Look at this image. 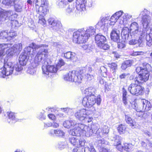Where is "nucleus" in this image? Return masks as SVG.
Listing matches in <instances>:
<instances>
[{"label":"nucleus","instance_id":"obj_1","mask_svg":"<svg viewBox=\"0 0 152 152\" xmlns=\"http://www.w3.org/2000/svg\"><path fill=\"white\" fill-rule=\"evenodd\" d=\"M48 50L47 48H42L39 50L35 57V62L37 65H42L43 74L46 77H52L58 69L55 65H50L46 61Z\"/></svg>","mask_w":152,"mask_h":152},{"label":"nucleus","instance_id":"obj_2","mask_svg":"<svg viewBox=\"0 0 152 152\" xmlns=\"http://www.w3.org/2000/svg\"><path fill=\"white\" fill-rule=\"evenodd\" d=\"M95 30L92 26L88 27L86 30L84 28L79 29L73 33V41L76 43H85L89 37L94 34Z\"/></svg>","mask_w":152,"mask_h":152},{"label":"nucleus","instance_id":"obj_3","mask_svg":"<svg viewBox=\"0 0 152 152\" xmlns=\"http://www.w3.org/2000/svg\"><path fill=\"white\" fill-rule=\"evenodd\" d=\"M23 68L18 62L14 64L9 62L5 64L4 66L0 69V76L3 78L11 74L17 75H20Z\"/></svg>","mask_w":152,"mask_h":152},{"label":"nucleus","instance_id":"obj_4","mask_svg":"<svg viewBox=\"0 0 152 152\" xmlns=\"http://www.w3.org/2000/svg\"><path fill=\"white\" fill-rule=\"evenodd\" d=\"M74 129H71L69 134L73 136H80L81 135H85L87 137L92 135L95 131L92 129V127L88 126L81 124H77L74 126Z\"/></svg>","mask_w":152,"mask_h":152},{"label":"nucleus","instance_id":"obj_5","mask_svg":"<svg viewBox=\"0 0 152 152\" xmlns=\"http://www.w3.org/2000/svg\"><path fill=\"white\" fill-rule=\"evenodd\" d=\"M145 69L143 72L139 74L138 76H136L134 79V82L138 84H142L144 82L147 81L149 78V72L151 69V65L148 63L145 64Z\"/></svg>","mask_w":152,"mask_h":152},{"label":"nucleus","instance_id":"obj_6","mask_svg":"<svg viewBox=\"0 0 152 152\" xmlns=\"http://www.w3.org/2000/svg\"><path fill=\"white\" fill-rule=\"evenodd\" d=\"M101 99L100 97L96 98L95 95L87 96L84 97L83 99L82 103L83 105L87 107H92L95 103L99 105L101 103Z\"/></svg>","mask_w":152,"mask_h":152},{"label":"nucleus","instance_id":"obj_7","mask_svg":"<svg viewBox=\"0 0 152 152\" xmlns=\"http://www.w3.org/2000/svg\"><path fill=\"white\" fill-rule=\"evenodd\" d=\"M82 76L78 75V72L76 71H70L68 73L64 76V79L65 80L78 83L81 82Z\"/></svg>","mask_w":152,"mask_h":152},{"label":"nucleus","instance_id":"obj_8","mask_svg":"<svg viewBox=\"0 0 152 152\" xmlns=\"http://www.w3.org/2000/svg\"><path fill=\"white\" fill-rule=\"evenodd\" d=\"M48 45H37L34 43H32L30 46L25 48L24 49L25 54L28 56H31V57L34 56L36 53V49L41 48H46Z\"/></svg>","mask_w":152,"mask_h":152},{"label":"nucleus","instance_id":"obj_9","mask_svg":"<svg viewBox=\"0 0 152 152\" xmlns=\"http://www.w3.org/2000/svg\"><path fill=\"white\" fill-rule=\"evenodd\" d=\"M137 82L132 83L129 86L128 90L131 94L134 95L138 96L141 95L143 93V89L140 85Z\"/></svg>","mask_w":152,"mask_h":152},{"label":"nucleus","instance_id":"obj_10","mask_svg":"<svg viewBox=\"0 0 152 152\" xmlns=\"http://www.w3.org/2000/svg\"><path fill=\"white\" fill-rule=\"evenodd\" d=\"M131 36L134 38L140 37V36L142 37L143 34H141V32L139 30V26L136 22H134L132 23L129 27Z\"/></svg>","mask_w":152,"mask_h":152},{"label":"nucleus","instance_id":"obj_11","mask_svg":"<svg viewBox=\"0 0 152 152\" xmlns=\"http://www.w3.org/2000/svg\"><path fill=\"white\" fill-rule=\"evenodd\" d=\"M6 51V53L8 56H12L16 53H19L22 49L21 43H18L14 45L13 47L9 48Z\"/></svg>","mask_w":152,"mask_h":152},{"label":"nucleus","instance_id":"obj_12","mask_svg":"<svg viewBox=\"0 0 152 152\" xmlns=\"http://www.w3.org/2000/svg\"><path fill=\"white\" fill-rule=\"evenodd\" d=\"M148 12V11L146 9H144L143 11L141 12L140 14V15H142V23L143 27L145 28L148 27L151 20V17L147 14Z\"/></svg>","mask_w":152,"mask_h":152},{"label":"nucleus","instance_id":"obj_13","mask_svg":"<svg viewBox=\"0 0 152 152\" xmlns=\"http://www.w3.org/2000/svg\"><path fill=\"white\" fill-rule=\"evenodd\" d=\"M13 15V12L12 11H6L0 8V24L9 18L10 20Z\"/></svg>","mask_w":152,"mask_h":152},{"label":"nucleus","instance_id":"obj_14","mask_svg":"<svg viewBox=\"0 0 152 152\" xmlns=\"http://www.w3.org/2000/svg\"><path fill=\"white\" fill-rule=\"evenodd\" d=\"M97 147L100 152H109V151L108 142L103 139L99 140L96 142Z\"/></svg>","mask_w":152,"mask_h":152},{"label":"nucleus","instance_id":"obj_15","mask_svg":"<svg viewBox=\"0 0 152 152\" xmlns=\"http://www.w3.org/2000/svg\"><path fill=\"white\" fill-rule=\"evenodd\" d=\"M48 22L50 27L55 31H57L61 27L62 25L60 21L55 20L54 18H50Z\"/></svg>","mask_w":152,"mask_h":152},{"label":"nucleus","instance_id":"obj_16","mask_svg":"<svg viewBox=\"0 0 152 152\" xmlns=\"http://www.w3.org/2000/svg\"><path fill=\"white\" fill-rule=\"evenodd\" d=\"M120 31L118 29L114 28L112 29L110 35L111 39L114 42H120Z\"/></svg>","mask_w":152,"mask_h":152},{"label":"nucleus","instance_id":"obj_17","mask_svg":"<svg viewBox=\"0 0 152 152\" xmlns=\"http://www.w3.org/2000/svg\"><path fill=\"white\" fill-rule=\"evenodd\" d=\"M69 141L72 144L75 145L76 147L83 146L86 142L85 140L83 139H79L74 137H70Z\"/></svg>","mask_w":152,"mask_h":152},{"label":"nucleus","instance_id":"obj_18","mask_svg":"<svg viewBox=\"0 0 152 152\" xmlns=\"http://www.w3.org/2000/svg\"><path fill=\"white\" fill-rule=\"evenodd\" d=\"M89 111L83 109L78 110L75 114V116L78 120L83 121L86 115H89Z\"/></svg>","mask_w":152,"mask_h":152},{"label":"nucleus","instance_id":"obj_19","mask_svg":"<svg viewBox=\"0 0 152 152\" xmlns=\"http://www.w3.org/2000/svg\"><path fill=\"white\" fill-rule=\"evenodd\" d=\"M123 14V11H120L116 12L111 17L110 20V25H113L118 20H122L121 15Z\"/></svg>","mask_w":152,"mask_h":152},{"label":"nucleus","instance_id":"obj_20","mask_svg":"<svg viewBox=\"0 0 152 152\" xmlns=\"http://www.w3.org/2000/svg\"><path fill=\"white\" fill-rule=\"evenodd\" d=\"M48 134L50 136L54 137H63L64 136L65 133L64 132L59 129H51L49 130Z\"/></svg>","mask_w":152,"mask_h":152},{"label":"nucleus","instance_id":"obj_21","mask_svg":"<svg viewBox=\"0 0 152 152\" xmlns=\"http://www.w3.org/2000/svg\"><path fill=\"white\" fill-rule=\"evenodd\" d=\"M61 56L69 61H71L73 62L76 61L77 59L75 53L70 51L63 53Z\"/></svg>","mask_w":152,"mask_h":152},{"label":"nucleus","instance_id":"obj_22","mask_svg":"<svg viewBox=\"0 0 152 152\" xmlns=\"http://www.w3.org/2000/svg\"><path fill=\"white\" fill-rule=\"evenodd\" d=\"M121 35L122 37H124L125 39L127 40L133 37L131 36L130 29L126 27H124L122 29Z\"/></svg>","mask_w":152,"mask_h":152},{"label":"nucleus","instance_id":"obj_23","mask_svg":"<svg viewBox=\"0 0 152 152\" xmlns=\"http://www.w3.org/2000/svg\"><path fill=\"white\" fill-rule=\"evenodd\" d=\"M94 131H95V133H94L96 134L97 137H102L103 135L104 134H107L109 132V129L107 126H104L103 128H99L96 131L95 130L92 129Z\"/></svg>","mask_w":152,"mask_h":152},{"label":"nucleus","instance_id":"obj_24","mask_svg":"<svg viewBox=\"0 0 152 152\" xmlns=\"http://www.w3.org/2000/svg\"><path fill=\"white\" fill-rule=\"evenodd\" d=\"M127 92L124 87L122 88V100L125 105L131 104L132 101L128 96H127Z\"/></svg>","mask_w":152,"mask_h":152},{"label":"nucleus","instance_id":"obj_25","mask_svg":"<svg viewBox=\"0 0 152 152\" xmlns=\"http://www.w3.org/2000/svg\"><path fill=\"white\" fill-rule=\"evenodd\" d=\"M36 9L37 13H39L40 15H45L47 14V7L36 4Z\"/></svg>","mask_w":152,"mask_h":152},{"label":"nucleus","instance_id":"obj_26","mask_svg":"<svg viewBox=\"0 0 152 152\" xmlns=\"http://www.w3.org/2000/svg\"><path fill=\"white\" fill-rule=\"evenodd\" d=\"M95 41L97 45L100 46L101 44L105 42L106 40L105 37L100 34H97L95 37Z\"/></svg>","mask_w":152,"mask_h":152},{"label":"nucleus","instance_id":"obj_27","mask_svg":"<svg viewBox=\"0 0 152 152\" xmlns=\"http://www.w3.org/2000/svg\"><path fill=\"white\" fill-rule=\"evenodd\" d=\"M141 103H142V111H147L151 109V105L150 102L148 101L145 99H142L141 100Z\"/></svg>","mask_w":152,"mask_h":152},{"label":"nucleus","instance_id":"obj_28","mask_svg":"<svg viewBox=\"0 0 152 152\" xmlns=\"http://www.w3.org/2000/svg\"><path fill=\"white\" fill-rule=\"evenodd\" d=\"M10 44H0V59H1L4 55V53L5 49L11 47Z\"/></svg>","mask_w":152,"mask_h":152},{"label":"nucleus","instance_id":"obj_29","mask_svg":"<svg viewBox=\"0 0 152 152\" xmlns=\"http://www.w3.org/2000/svg\"><path fill=\"white\" fill-rule=\"evenodd\" d=\"M27 55L22 53L20 56L19 57V62L18 63L22 67V66L26 64L28 61V58Z\"/></svg>","mask_w":152,"mask_h":152},{"label":"nucleus","instance_id":"obj_30","mask_svg":"<svg viewBox=\"0 0 152 152\" xmlns=\"http://www.w3.org/2000/svg\"><path fill=\"white\" fill-rule=\"evenodd\" d=\"M76 124L75 121L74 120H67L63 123V125L65 127L69 128L74 126Z\"/></svg>","mask_w":152,"mask_h":152},{"label":"nucleus","instance_id":"obj_31","mask_svg":"<svg viewBox=\"0 0 152 152\" xmlns=\"http://www.w3.org/2000/svg\"><path fill=\"white\" fill-rule=\"evenodd\" d=\"M56 4L59 8L63 9L68 5V2L66 0H58Z\"/></svg>","mask_w":152,"mask_h":152},{"label":"nucleus","instance_id":"obj_32","mask_svg":"<svg viewBox=\"0 0 152 152\" xmlns=\"http://www.w3.org/2000/svg\"><path fill=\"white\" fill-rule=\"evenodd\" d=\"M38 66V65H37V64L35 62L34 59V63L33 64L32 66L28 68L27 71V73L32 75H35L37 69L36 67Z\"/></svg>","mask_w":152,"mask_h":152},{"label":"nucleus","instance_id":"obj_33","mask_svg":"<svg viewBox=\"0 0 152 152\" xmlns=\"http://www.w3.org/2000/svg\"><path fill=\"white\" fill-rule=\"evenodd\" d=\"M96 91V89L95 88L90 87L85 90L84 93L87 96L95 95Z\"/></svg>","mask_w":152,"mask_h":152},{"label":"nucleus","instance_id":"obj_34","mask_svg":"<svg viewBox=\"0 0 152 152\" xmlns=\"http://www.w3.org/2000/svg\"><path fill=\"white\" fill-rule=\"evenodd\" d=\"M16 11L20 12L21 11L22 7V4L20 1L15 0V4L13 5Z\"/></svg>","mask_w":152,"mask_h":152},{"label":"nucleus","instance_id":"obj_35","mask_svg":"<svg viewBox=\"0 0 152 152\" xmlns=\"http://www.w3.org/2000/svg\"><path fill=\"white\" fill-rule=\"evenodd\" d=\"M7 113L9 119L12 121V123H15L18 121V119L15 113L10 112V113L7 112Z\"/></svg>","mask_w":152,"mask_h":152},{"label":"nucleus","instance_id":"obj_36","mask_svg":"<svg viewBox=\"0 0 152 152\" xmlns=\"http://www.w3.org/2000/svg\"><path fill=\"white\" fill-rule=\"evenodd\" d=\"M122 16L123 19L122 20H121L119 22L121 24H124L125 21H126L127 19H130L132 16V15H129L128 13H124L123 12Z\"/></svg>","mask_w":152,"mask_h":152},{"label":"nucleus","instance_id":"obj_37","mask_svg":"<svg viewBox=\"0 0 152 152\" xmlns=\"http://www.w3.org/2000/svg\"><path fill=\"white\" fill-rule=\"evenodd\" d=\"M76 3L77 5V8L79 7L82 10L85 9L84 0H77Z\"/></svg>","mask_w":152,"mask_h":152},{"label":"nucleus","instance_id":"obj_38","mask_svg":"<svg viewBox=\"0 0 152 152\" xmlns=\"http://www.w3.org/2000/svg\"><path fill=\"white\" fill-rule=\"evenodd\" d=\"M124 150L128 152L132 151L133 145L132 144L125 143L123 145Z\"/></svg>","mask_w":152,"mask_h":152},{"label":"nucleus","instance_id":"obj_39","mask_svg":"<svg viewBox=\"0 0 152 152\" xmlns=\"http://www.w3.org/2000/svg\"><path fill=\"white\" fill-rule=\"evenodd\" d=\"M15 0H0V3L7 6L13 5L15 4Z\"/></svg>","mask_w":152,"mask_h":152},{"label":"nucleus","instance_id":"obj_40","mask_svg":"<svg viewBox=\"0 0 152 152\" xmlns=\"http://www.w3.org/2000/svg\"><path fill=\"white\" fill-rule=\"evenodd\" d=\"M9 20V22L10 23L12 29H16L20 26V24L19 23L17 20H11V21L10 20Z\"/></svg>","mask_w":152,"mask_h":152},{"label":"nucleus","instance_id":"obj_41","mask_svg":"<svg viewBox=\"0 0 152 152\" xmlns=\"http://www.w3.org/2000/svg\"><path fill=\"white\" fill-rule=\"evenodd\" d=\"M125 121L126 122L129 124L132 127L134 126V123L133 122L131 117L128 115H125Z\"/></svg>","mask_w":152,"mask_h":152},{"label":"nucleus","instance_id":"obj_42","mask_svg":"<svg viewBox=\"0 0 152 152\" xmlns=\"http://www.w3.org/2000/svg\"><path fill=\"white\" fill-rule=\"evenodd\" d=\"M104 19H102L96 25V27L100 28L101 29L104 30L105 28V23L104 21Z\"/></svg>","mask_w":152,"mask_h":152},{"label":"nucleus","instance_id":"obj_43","mask_svg":"<svg viewBox=\"0 0 152 152\" xmlns=\"http://www.w3.org/2000/svg\"><path fill=\"white\" fill-rule=\"evenodd\" d=\"M126 128V125L121 124L118 126L117 129L119 133L122 134L125 132Z\"/></svg>","mask_w":152,"mask_h":152},{"label":"nucleus","instance_id":"obj_44","mask_svg":"<svg viewBox=\"0 0 152 152\" xmlns=\"http://www.w3.org/2000/svg\"><path fill=\"white\" fill-rule=\"evenodd\" d=\"M48 4V0H36V4L47 7Z\"/></svg>","mask_w":152,"mask_h":152},{"label":"nucleus","instance_id":"obj_45","mask_svg":"<svg viewBox=\"0 0 152 152\" xmlns=\"http://www.w3.org/2000/svg\"><path fill=\"white\" fill-rule=\"evenodd\" d=\"M119 139L120 138L119 136L116 135H115L113 137L111 138V140L114 142L113 144L115 146L120 144L121 142L120 141Z\"/></svg>","mask_w":152,"mask_h":152},{"label":"nucleus","instance_id":"obj_46","mask_svg":"<svg viewBox=\"0 0 152 152\" xmlns=\"http://www.w3.org/2000/svg\"><path fill=\"white\" fill-rule=\"evenodd\" d=\"M8 37L7 40H10L12 38H14L17 35V33L13 30H11L9 33H8Z\"/></svg>","mask_w":152,"mask_h":152},{"label":"nucleus","instance_id":"obj_47","mask_svg":"<svg viewBox=\"0 0 152 152\" xmlns=\"http://www.w3.org/2000/svg\"><path fill=\"white\" fill-rule=\"evenodd\" d=\"M8 37V33L6 31H0V39L7 41V38Z\"/></svg>","mask_w":152,"mask_h":152},{"label":"nucleus","instance_id":"obj_48","mask_svg":"<svg viewBox=\"0 0 152 152\" xmlns=\"http://www.w3.org/2000/svg\"><path fill=\"white\" fill-rule=\"evenodd\" d=\"M83 49L86 50L87 53H89L92 51L93 49V46L91 45H83L82 46Z\"/></svg>","mask_w":152,"mask_h":152},{"label":"nucleus","instance_id":"obj_49","mask_svg":"<svg viewBox=\"0 0 152 152\" xmlns=\"http://www.w3.org/2000/svg\"><path fill=\"white\" fill-rule=\"evenodd\" d=\"M75 8L74 5L73 4L69 5L66 9V11L68 14H70L74 12Z\"/></svg>","mask_w":152,"mask_h":152},{"label":"nucleus","instance_id":"obj_50","mask_svg":"<svg viewBox=\"0 0 152 152\" xmlns=\"http://www.w3.org/2000/svg\"><path fill=\"white\" fill-rule=\"evenodd\" d=\"M101 73L104 77H106L107 75V70L106 67L104 66H102L100 68Z\"/></svg>","mask_w":152,"mask_h":152},{"label":"nucleus","instance_id":"obj_51","mask_svg":"<svg viewBox=\"0 0 152 152\" xmlns=\"http://www.w3.org/2000/svg\"><path fill=\"white\" fill-rule=\"evenodd\" d=\"M136 115L138 117H143L144 118H146L148 116L147 114V113H143L142 111H137L136 112Z\"/></svg>","mask_w":152,"mask_h":152},{"label":"nucleus","instance_id":"obj_52","mask_svg":"<svg viewBox=\"0 0 152 152\" xmlns=\"http://www.w3.org/2000/svg\"><path fill=\"white\" fill-rule=\"evenodd\" d=\"M92 71V68L90 66H86V68H84L82 69V71H80L81 72H83L82 73H83L84 72H88V73H91Z\"/></svg>","mask_w":152,"mask_h":152},{"label":"nucleus","instance_id":"obj_53","mask_svg":"<svg viewBox=\"0 0 152 152\" xmlns=\"http://www.w3.org/2000/svg\"><path fill=\"white\" fill-rule=\"evenodd\" d=\"M66 143L64 142H58L57 146L58 148L60 150H62L65 148Z\"/></svg>","mask_w":152,"mask_h":152},{"label":"nucleus","instance_id":"obj_54","mask_svg":"<svg viewBox=\"0 0 152 152\" xmlns=\"http://www.w3.org/2000/svg\"><path fill=\"white\" fill-rule=\"evenodd\" d=\"M85 152V149L83 146L77 147L73 149L72 152Z\"/></svg>","mask_w":152,"mask_h":152},{"label":"nucleus","instance_id":"obj_55","mask_svg":"<svg viewBox=\"0 0 152 152\" xmlns=\"http://www.w3.org/2000/svg\"><path fill=\"white\" fill-rule=\"evenodd\" d=\"M44 15H40L39 17L38 22L42 25H44L46 24V21L44 18Z\"/></svg>","mask_w":152,"mask_h":152},{"label":"nucleus","instance_id":"obj_56","mask_svg":"<svg viewBox=\"0 0 152 152\" xmlns=\"http://www.w3.org/2000/svg\"><path fill=\"white\" fill-rule=\"evenodd\" d=\"M142 37H141V36H140V37H137V38H134V37H132L130 39H129L127 40H129V43L130 45H134L137 42L136 41V40L138 38L140 39L141 38H142Z\"/></svg>","mask_w":152,"mask_h":152},{"label":"nucleus","instance_id":"obj_57","mask_svg":"<svg viewBox=\"0 0 152 152\" xmlns=\"http://www.w3.org/2000/svg\"><path fill=\"white\" fill-rule=\"evenodd\" d=\"M65 62L64 60L62 58H60L58 61V62L56 65L58 69H59L62 66L64 65Z\"/></svg>","mask_w":152,"mask_h":152},{"label":"nucleus","instance_id":"obj_58","mask_svg":"<svg viewBox=\"0 0 152 152\" xmlns=\"http://www.w3.org/2000/svg\"><path fill=\"white\" fill-rule=\"evenodd\" d=\"M145 64H144V66H143V68L141 67H138L136 68V72L138 74H140L142 72H143V71L145 69Z\"/></svg>","mask_w":152,"mask_h":152},{"label":"nucleus","instance_id":"obj_59","mask_svg":"<svg viewBox=\"0 0 152 152\" xmlns=\"http://www.w3.org/2000/svg\"><path fill=\"white\" fill-rule=\"evenodd\" d=\"M44 111H43L38 115V118L41 120H44L46 119V116L44 115Z\"/></svg>","mask_w":152,"mask_h":152},{"label":"nucleus","instance_id":"obj_60","mask_svg":"<svg viewBox=\"0 0 152 152\" xmlns=\"http://www.w3.org/2000/svg\"><path fill=\"white\" fill-rule=\"evenodd\" d=\"M105 42H103L101 44L100 46H98L101 48L102 49L104 50L108 49L110 47L107 44L105 43Z\"/></svg>","mask_w":152,"mask_h":152},{"label":"nucleus","instance_id":"obj_61","mask_svg":"<svg viewBox=\"0 0 152 152\" xmlns=\"http://www.w3.org/2000/svg\"><path fill=\"white\" fill-rule=\"evenodd\" d=\"M118 47L120 49H122L125 47V41H122L121 42H117Z\"/></svg>","mask_w":152,"mask_h":152},{"label":"nucleus","instance_id":"obj_62","mask_svg":"<svg viewBox=\"0 0 152 152\" xmlns=\"http://www.w3.org/2000/svg\"><path fill=\"white\" fill-rule=\"evenodd\" d=\"M109 66L113 70H115L117 69V65L115 63H112L109 64Z\"/></svg>","mask_w":152,"mask_h":152},{"label":"nucleus","instance_id":"obj_63","mask_svg":"<svg viewBox=\"0 0 152 152\" xmlns=\"http://www.w3.org/2000/svg\"><path fill=\"white\" fill-rule=\"evenodd\" d=\"M133 107L137 112L142 111V108H141L140 107H139V106L137 105L136 103H134V106H133Z\"/></svg>","mask_w":152,"mask_h":152},{"label":"nucleus","instance_id":"obj_64","mask_svg":"<svg viewBox=\"0 0 152 152\" xmlns=\"http://www.w3.org/2000/svg\"><path fill=\"white\" fill-rule=\"evenodd\" d=\"M86 78L88 80H91L94 78V75L90 73H87L85 74Z\"/></svg>","mask_w":152,"mask_h":152}]
</instances>
